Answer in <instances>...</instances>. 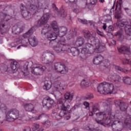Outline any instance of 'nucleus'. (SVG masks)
I'll use <instances>...</instances> for the list:
<instances>
[{
	"label": "nucleus",
	"instance_id": "56",
	"mask_svg": "<svg viewBox=\"0 0 131 131\" xmlns=\"http://www.w3.org/2000/svg\"><path fill=\"white\" fill-rule=\"evenodd\" d=\"M83 105L86 107V109L90 107V103L88 102H84Z\"/></svg>",
	"mask_w": 131,
	"mask_h": 131
},
{
	"label": "nucleus",
	"instance_id": "37",
	"mask_svg": "<svg viewBox=\"0 0 131 131\" xmlns=\"http://www.w3.org/2000/svg\"><path fill=\"white\" fill-rule=\"evenodd\" d=\"M121 111H126L127 110V104L126 103L123 102L121 105L119 106Z\"/></svg>",
	"mask_w": 131,
	"mask_h": 131
},
{
	"label": "nucleus",
	"instance_id": "61",
	"mask_svg": "<svg viewBox=\"0 0 131 131\" xmlns=\"http://www.w3.org/2000/svg\"><path fill=\"white\" fill-rule=\"evenodd\" d=\"M108 29H109L110 31H113V27L112 26H110L108 27Z\"/></svg>",
	"mask_w": 131,
	"mask_h": 131
},
{
	"label": "nucleus",
	"instance_id": "54",
	"mask_svg": "<svg viewBox=\"0 0 131 131\" xmlns=\"http://www.w3.org/2000/svg\"><path fill=\"white\" fill-rule=\"evenodd\" d=\"M42 61L44 64H46V62H48V59H46V55L45 54L42 56Z\"/></svg>",
	"mask_w": 131,
	"mask_h": 131
},
{
	"label": "nucleus",
	"instance_id": "40",
	"mask_svg": "<svg viewBox=\"0 0 131 131\" xmlns=\"http://www.w3.org/2000/svg\"><path fill=\"white\" fill-rule=\"evenodd\" d=\"M28 66H25L21 68V71L24 73L25 76H26V72H27V71L28 70Z\"/></svg>",
	"mask_w": 131,
	"mask_h": 131
},
{
	"label": "nucleus",
	"instance_id": "10",
	"mask_svg": "<svg viewBox=\"0 0 131 131\" xmlns=\"http://www.w3.org/2000/svg\"><path fill=\"white\" fill-rule=\"evenodd\" d=\"M116 25L119 28L120 27H123L125 26V32L127 35L130 36L131 35V25H128V22L124 19H122L121 20H118Z\"/></svg>",
	"mask_w": 131,
	"mask_h": 131
},
{
	"label": "nucleus",
	"instance_id": "43",
	"mask_svg": "<svg viewBox=\"0 0 131 131\" xmlns=\"http://www.w3.org/2000/svg\"><path fill=\"white\" fill-rule=\"evenodd\" d=\"M123 102L120 100H116L114 101V103L116 107H120Z\"/></svg>",
	"mask_w": 131,
	"mask_h": 131
},
{
	"label": "nucleus",
	"instance_id": "55",
	"mask_svg": "<svg viewBox=\"0 0 131 131\" xmlns=\"http://www.w3.org/2000/svg\"><path fill=\"white\" fill-rule=\"evenodd\" d=\"M77 0H65L66 3L67 4H73L75 3Z\"/></svg>",
	"mask_w": 131,
	"mask_h": 131
},
{
	"label": "nucleus",
	"instance_id": "28",
	"mask_svg": "<svg viewBox=\"0 0 131 131\" xmlns=\"http://www.w3.org/2000/svg\"><path fill=\"white\" fill-rule=\"evenodd\" d=\"M56 59V55L53 53H49V58L47 62H45L46 64H52L53 62Z\"/></svg>",
	"mask_w": 131,
	"mask_h": 131
},
{
	"label": "nucleus",
	"instance_id": "23",
	"mask_svg": "<svg viewBox=\"0 0 131 131\" xmlns=\"http://www.w3.org/2000/svg\"><path fill=\"white\" fill-rule=\"evenodd\" d=\"M52 31H49L47 33V38L48 40H51V39H57L58 38V34L55 32H51Z\"/></svg>",
	"mask_w": 131,
	"mask_h": 131
},
{
	"label": "nucleus",
	"instance_id": "21",
	"mask_svg": "<svg viewBox=\"0 0 131 131\" xmlns=\"http://www.w3.org/2000/svg\"><path fill=\"white\" fill-rule=\"evenodd\" d=\"M118 51L119 53H120L121 54L130 55V50H129V48L125 46L118 48Z\"/></svg>",
	"mask_w": 131,
	"mask_h": 131
},
{
	"label": "nucleus",
	"instance_id": "64",
	"mask_svg": "<svg viewBox=\"0 0 131 131\" xmlns=\"http://www.w3.org/2000/svg\"><path fill=\"white\" fill-rule=\"evenodd\" d=\"M45 129H43V127H41V128H40L37 131H44Z\"/></svg>",
	"mask_w": 131,
	"mask_h": 131
},
{
	"label": "nucleus",
	"instance_id": "63",
	"mask_svg": "<svg viewBox=\"0 0 131 131\" xmlns=\"http://www.w3.org/2000/svg\"><path fill=\"white\" fill-rule=\"evenodd\" d=\"M103 28L104 30H106V29L107 28V26L106 25V24H103Z\"/></svg>",
	"mask_w": 131,
	"mask_h": 131
},
{
	"label": "nucleus",
	"instance_id": "34",
	"mask_svg": "<svg viewBox=\"0 0 131 131\" xmlns=\"http://www.w3.org/2000/svg\"><path fill=\"white\" fill-rule=\"evenodd\" d=\"M52 88V82L50 81H45L44 85L43 86V90L49 91Z\"/></svg>",
	"mask_w": 131,
	"mask_h": 131
},
{
	"label": "nucleus",
	"instance_id": "14",
	"mask_svg": "<svg viewBox=\"0 0 131 131\" xmlns=\"http://www.w3.org/2000/svg\"><path fill=\"white\" fill-rule=\"evenodd\" d=\"M55 70H56L57 72H59L61 74H66L67 73V70H66V67L65 64H62L61 62H57L54 64Z\"/></svg>",
	"mask_w": 131,
	"mask_h": 131
},
{
	"label": "nucleus",
	"instance_id": "4",
	"mask_svg": "<svg viewBox=\"0 0 131 131\" xmlns=\"http://www.w3.org/2000/svg\"><path fill=\"white\" fill-rule=\"evenodd\" d=\"M98 93L105 95V94H116L117 89L114 86L113 83L103 82L100 83L97 87Z\"/></svg>",
	"mask_w": 131,
	"mask_h": 131
},
{
	"label": "nucleus",
	"instance_id": "48",
	"mask_svg": "<svg viewBox=\"0 0 131 131\" xmlns=\"http://www.w3.org/2000/svg\"><path fill=\"white\" fill-rule=\"evenodd\" d=\"M78 21H79L80 23H82V24H89V23H90V21L85 19H81L80 18H78Z\"/></svg>",
	"mask_w": 131,
	"mask_h": 131
},
{
	"label": "nucleus",
	"instance_id": "13",
	"mask_svg": "<svg viewBox=\"0 0 131 131\" xmlns=\"http://www.w3.org/2000/svg\"><path fill=\"white\" fill-rule=\"evenodd\" d=\"M49 19H50V14L48 13L44 14L40 19L37 21V26H38V27L47 26L46 25L48 23Z\"/></svg>",
	"mask_w": 131,
	"mask_h": 131
},
{
	"label": "nucleus",
	"instance_id": "5",
	"mask_svg": "<svg viewBox=\"0 0 131 131\" xmlns=\"http://www.w3.org/2000/svg\"><path fill=\"white\" fill-rule=\"evenodd\" d=\"M84 36L85 38H87V39L93 40V42L94 46H96V47L94 49V52H95V53L99 54L104 52V47L100 45V40L97 38L94 37L90 31H84Z\"/></svg>",
	"mask_w": 131,
	"mask_h": 131
},
{
	"label": "nucleus",
	"instance_id": "19",
	"mask_svg": "<svg viewBox=\"0 0 131 131\" xmlns=\"http://www.w3.org/2000/svg\"><path fill=\"white\" fill-rule=\"evenodd\" d=\"M24 29H25V25H23L21 27L15 25L12 27V32L15 34H18V33L23 32Z\"/></svg>",
	"mask_w": 131,
	"mask_h": 131
},
{
	"label": "nucleus",
	"instance_id": "57",
	"mask_svg": "<svg viewBox=\"0 0 131 131\" xmlns=\"http://www.w3.org/2000/svg\"><path fill=\"white\" fill-rule=\"evenodd\" d=\"M97 34H98L99 35H100V36H104L105 35H104V33H103V32H101L100 31H97Z\"/></svg>",
	"mask_w": 131,
	"mask_h": 131
},
{
	"label": "nucleus",
	"instance_id": "6",
	"mask_svg": "<svg viewBox=\"0 0 131 131\" xmlns=\"http://www.w3.org/2000/svg\"><path fill=\"white\" fill-rule=\"evenodd\" d=\"M91 42H92V43H86L85 44V47L82 49H81V54L82 55H80V56L82 59L84 58L86 55H92V54L96 53V52H95V49L92 50L91 49L94 47V45H95L93 41H91Z\"/></svg>",
	"mask_w": 131,
	"mask_h": 131
},
{
	"label": "nucleus",
	"instance_id": "1",
	"mask_svg": "<svg viewBox=\"0 0 131 131\" xmlns=\"http://www.w3.org/2000/svg\"><path fill=\"white\" fill-rule=\"evenodd\" d=\"M97 118L95 119L98 124H106L108 126H112L114 131H121L123 129V123L119 121L115 120V115L112 113L110 101L104 106V110L96 114Z\"/></svg>",
	"mask_w": 131,
	"mask_h": 131
},
{
	"label": "nucleus",
	"instance_id": "7",
	"mask_svg": "<svg viewBox=\"0 0 131 131\" xmlns=\"http://www.w3.org/2000/svg\"><path fill=\"white\" fill-rule=\"evenodd\" d=\"M7 121H14L19 118V111L17 109H12L8 111L6 113Z\"/></svg>",
	"mask_w": 131,
	"mask_h": 131
},
{
	"label": "nucleus",
	"instance_id": "39",
	"mask_svg": "<svg viewBox=\"0 0 131 131\" xmlns=\"http://www.w3.org/2000/svg\"><path fill=\"white\" fill-rule=\"evenodd\" d=\"M115 69L116 70H118L119 71H121V72H123L124 73H127L128 71L127 70L121 68V67L119 66H116Z\"/></svg>",
	"mask_w": 131,
	"mask_h": 131
},
{
	"label": "nucleus",
	"instance_id": "42",
	"mask_svg": "<svg viewBox=\"0 0 131 131\" xmlns=\"http://www.w3.org/2000/svg\"><path fill=\"white\" fill-rule=\"evenodd\" d=\"M42 125L46 126V127H50L51 126V121L50 120L46 121L41 123Z\"/></svg>",
	"mask_w": 131,
	"mask_h": 131
},
{
	"label": "nucleus",
	"instance_id": "35",
	"mask_svg": "<svg viewBox=\"0 0 131 131\" xmlns=\"http://www.w3.org/2000/svg\"><path fill=\"white\" fill-rule=\"evenodd\" d=\"M53 89L54 91H57V92H60V91L64 90V88L62 86L61 82H58L57 83L55 84Z\"/></svg>",
	"mask_w": 131,
	"mask_h": 131
},
{
	"label": "nucleus",
	"instance_id": "32",
	"mask_svg": "<svg viewBox=\"0 0 131 131\" xmlns=\"http://www.w3.org/2000/svg\"><path fill=\"white\" fill-rule=\"evenodd\" d=\"M74 96V93H70V92H67L64 95V97L66 100H68L70 102H71L73 100V96Z\"/></svg>",
	"mask_w": 131,
	"mask_h": 131
},
{
	"label": "nucleus",
	"instance_id": "33",
	"mask_svg": "<svg viewBox=\"0 0 131 131\" xmlns=\"http://www.w3.org/2000/svg\"><path fill=\"white\" fill-rule=\"evenodd\" d=\"M80 50L79 49H77L76 48L73 47L71 50V53L74 57H77L78 55H79V53Z\"/></svg>",
	"mask_w": 131,
	"mask_h": 131
},
{
	"label": "nucleus",
	"instance_id": "26",
	"mask_svg": "<svg viewBox=\"0 0 131 131\" xmlns=\"http://www.w3.org/2000/svg\"><path fill=\"white\" fill-rule=\"evenodd\" d=\"M104 59V57L102 56V55H97L96 57L94 59L93 63L95 65H99V64H101Z\"/></svg>",
	"mask_w": 131,
	"mask_h": 131
},
{
	"label": "nucleus",
	"instance_id": "17",
	"mask_svg": "<svg viewBox=\"0 0 131 131\" xmlns=\"http://www.w3.org/2000/svg\"><path fill=\"white\" fill-rule=\"evenodd\" d=\"M99 70L102 72H108L110 70V61L105 60L103 61V65L99 67Z\"/></svg>",
	"mask_w": 131,
	"mask_h": 131
},
{
	"label": "nucleus",
	"instance_id": "44",
	"mask_svg": "<svg viewBox=\"0 0 131 131\" xmlns=\"http://www.w3.org/2000/svg\"><path fill=\"white\" fill-rule=\"evenodd\" d=\"M90 84V83L85 80H83L81 82V85L82 86H88Z\"/></svg>",
	"mask_w": 131,
	"mask_h": 131
},
{
	"label": "nucleus",
	"instance_id": "60",
	"mask_svg": "<svg viewBox=\"0 0 131 131\" xmlns=\"http://www.w3.org/2000/svg\"><path fill=\"white\" fill-rule=\"evenodd\" d=\"M115 8V2L114 3V5L112 7V9H111V11H112L113 12L114 11V8Z\"/></svg>",
	"mask_w": 131,
	"mask_h": 131
},
{
	"label": "nucleus",
	"instance_id": "50",
	"mask_svg": "<svg viewBox=\"0 0 131 131\" xmlns=\"http://www.w3.org/2000/svg\"><path fill=\"white\" fill-rule=\"evenodd\" d=\"M86 100H91V99H94V95L93 94H89L85 96Z\"/></svg>",
	"mask_w": 131,
	"mask_h": 131
},
{
	"label": "nucleus",
	"instance_id": "30",
	"mask_svg": "<svg viewBox=\"0 0 131 131\" xmlns=\"http://www.w3.org/2000/svg\"><path fill=\"white\" fill-rule=\"evenodd\" d=\"M125 127L128 129H131V117L128 116H127L126 118L124 121Z\"/></svg>",
	"mask_w": 131,
	"mask_h": 131
},
{
	"label": "nucleus",
	"instance_id": "58",
	"mask_svg": "<svg viewBox=\"0 0 131 131\" xmlns=\"http://www.w3.org/2000/svg\"><path fill=\"white\" fill-rule=\"evenodd\" d=\"M52 8L55 10H58V8H57V7H56V4H52Z\"/></svg>",
	"mask_w": 131,
	"mask_h": 131
},
{
	"label": "nucleus",
	"instance_id": "15",
	"mask_svg": "<svg viewBox=\"0 0 131 131\" xmlns=\"http://www.w3.org/2000/svg\"><path fill=\"white\" fill-rule=\"evenodd\" d=\"M43 107H46L49 109L54 105V100L51 97H46L42 101Z\"/></svg>",
	"mask_w": 131,
	"mask_h": 131
},
{
	"label": "nucleus",
	"instance_id": "53",
	"mask_svg": "<svg viewBox=\"0 0 131 131\" xmlns=\"http://www.w3.org/2000/svg\"><path fill=\"white\" fill-rule=\"evenodd\" d=\"M90 6H94L97 4L98 0H90Z\"/></svg>",
	"mask_w": 131,
	"mask_h": 131
},
{
	"label": "nucleus",
	"instance_id": "41",
	"mask_svg": "<svg viewBox=\"0 0 131 131\" xmlns=\"http://www.w3.org/2000/svg\"><path fill=\"white\" fill-rule=\"evenodd\" d=\"M32 130L33 131H36L38 128H39V124L37 123H35L33 124L32 126Z\"/></svg>",
	"mask_w": 131,
	"mask_h": 131
},
{
	"label": "nucleus",
	"instance_id": "2",
	"mask_svg": "<svg viewBox=\"0 0 131 131\" xmlns=\"http://www.w3.org/2000/svg\"><path fill=\"white\" fill-rule=\"evenodd\" d=\"M48 7V5L45 7L41 3H38V7L32 4L29 7V9H27L25 6H24V4H21L20 12L23 18H24L25 20H30L32 17V15H35L36 13L40 12V10L41 9L46 10Z\"/></svg>",
	"mask_w": 131,
	"mask_h": 131
},
{
	"label": "nucleus",
	"instance_id": "52",
	"mask_svg": "<svg viewBox=\"0 0 131 131\" xmlns=\"http://www.w3.org/2000/svg\"><path fill=\"white\" fill-rule=\"evenodd\" d=\"M49 40V46H50V47H52V46H53V45H55V42H56V39H50V40Z\"/></svg>",
	"mask_w": 131,
	"mask_h": 131
},
{
	"label": "nucleus",
	"instance_id": "36",
	"mask_svg": "<svg viewBox=\"0 0 131 131\" xmlns=\"http://www.w3.org/2000/svg\"><path fill=\"white\" fill-rule=\"evenodd\" d=\"M59 15L60 16L61 18H66V17H67V11L62 8L59 12Z\"/></svg>",
	"mask_w": 131,
	"mask_h": 131
},
{
	"label": "nucleus",
	"instance_id": "49",
	"mask_svg": "<svg viewBox=\"0 0 131 131\" xmlns=\"http://www.w3.org/2000/svg\"><path fill=\"white\" fill-rule=\"evenodd\" d=\"M84 129H85L86 130H90V131L96 130V129L93 128H91V126H90V125H86L85 126Z\"/></svg>",
	"mask_w": 131,
	"mask_h": 131
},
{
	"label": "nucleus",
	"instance_id": "11",
	"mask_svg": "<svg viewBox=\"0 0 131 131\" xmlns=\"http://www.w3.org/2000/svg\"><path fill=\"white\" fill-rule=\"evenodd\" d=\"M10 19H11V16L3 12H0V29L2 34H4L3 29H4V28H7V27H6L7 26L6 25V22L9 21Z\"/></svg>",
	"mask_w": 131,
	"mask_h": 131
},
{
	"label": "nucleus",
	"instance_id": "16",
	"mask_svg": "<svg viewBox=\"0 0 131 131\" xmlns=\"http://www.w3.org/2000/svg\"><path fill=\"white\" fill-rule=\"evenodd\" d=\"M19 67H20L19 62L13 61L11 62L9 68H7V71H12L13 73H15L19 69Z\"/></svg>",
	"mask_w": 131,
	"mask_h": 131
},
{
	"label": "nucleus",
	"instance_id": "62",
	"mask_svg": "<svg viewBox=\"0 0 131 131\" xmlns=\"http://www.w3.org/2000/svg\"><path fill=\"white\" fill-rule=\"evenodd\" d=\"M111 42H112V45H113L114 46H115V45H116V41L114 40H112L111 41Z\"/></svg>",
	"mask_w": 131,
	"mask_h": 131
},
{
	"label": "nucleus",
	"instance_id": "59",
	"mask_svg": "<svg viewBox=\"0 0 131 131\" xmlns=\"http://www.w3.org/2000/svg\"><path fill=\"white\" fill-rule=\"evenodd\" d=\"M24 131H31L30 127H28L26 129H24Z\"/></svg>",
	"mask_w": 131,
	"mask_h": 131
},
{
	"label": "nucleus",
	"instance_id": "47",
	"mask_svg": "<svg viewBox=\"0 0 131 131\" xmlns=\"http://www.w3.org/2000/svg\"><path fill=\"white\" fill-rule=\"evenodd\" d=\"M121 5H122V1L119 0V3L116 5V10H117L118 8L119 10H121Z\"/></svg>",
	"mask_w": 131,
	"mask_h": 131
},
{
	"label": "nucleus",
	"instance_id": "3",
	"mask_svg": "<svg viewBox=\"0 0 131 131\" xmlns=\"http://www.w3.org/2000/svg\"><path fill=\"white\" fill-rule=\"evenodd\" d=\"M65 102H66V100L63 98H60L57 101V104L58 106H59V109L60 110L59 116L60 117H64L65 115H67V114H68V115L65 117L64 120H69L71 117L72 111H74L78 106L77 105H75L70 109V105L69 104H66ZM69 109L70 110H69ZM68 110L69 111H68Z\"/></svg>",
	"mask_w": 131,
	"mask_h": 131
},
{
	"label": "nucleus",
	"instance_id": "8",
	"mask_svg": "<svg viewBox=\"0 0 131 131\" xmlns=\"http://www.w3.org/2000/svg\"><path fill=\"white\" fill-rule=\"evenodd\" d=\"M33 33V28H31L27 33L24 34L23 35V37L24 38H28V41L30 43V45L32 47H36L37 46V40H36V38L35 36H33L32 37L31 35H32V34Z\"/></svg>",
	"mask_w": 131,
	"mask_h": 131
},
{
	"label": "nucleus",
	"instance_id": "18",
	"mask_svg": "<svg viewBox=\"0 0 131 131\" xmlns=\"http://www.w3.org/2000/svg\"><path fill=\"white\" fill-rule=\"evenodd\" d=\"M68 30L67 28L64 26H61L59 27L55 32L57 34L58 36H59V37H63V36L66 35Z\"/></svg>",
	"mask_w": 131,
	"mask_h": 131
},
{
	"label": "nucleus",
	"instance_id": "29",
	"mask_svg": "<svg viewBox=\"0 0 131 131\" xmlns=\"http://www.w3.org/2000/svg\"><path fill=\"white\" fill-rule=\"evenodd\" d=\"M84 43V38L83 37H78L75 42L74 46L77 47H81Z\"/></svg>",
	"mask_w": 131,
	"mask_h": 131
},
{
	"label": "nucleus",
	"instance_id": "51",
	"mask_svg": "<svg viewBox=\"0 0 131 131\" xmlns=\"http://www.w3.org/2000/svg\"><path fill=\"white\" fill-rule=\"evenodd\" d=\"M116 36H118L119 38H122V32H117L115 34Z\"/></svg>",
	"mask_w": 131,
	"mask_h": 131
},
{
	"label": "nucleus",
	"instance_id": "38",
	"mask_svg": "<svg viewBox=\"0 0 131 131\" xmlns=\"http://www.w3.org/2000/svg\"><path fill=\"white\" fill-rule=\"evenodd\" d=\"M123 81L124 83H126V84H131V79L128 77H124L123 78Z\"/></svg>",
	"mask_w": 131,
	"mask_h": 131
},
{
	"label": "nucleus",
	"instance_id": "9",
	"mask_svg": "<svg viewBox=\"0 0 131 131\" xmlns=\"http://www.w3.org/2000/svg\"><path fill=\"white\" fill-rule=\"evenodd\" d=\"M59 27L58 26V23L56 21H53L51 23V26L50 25H46V26L43 27L41 30V34L45 35L49 31H52V30H54V32H56Z\"/></svg>",
	"mask_w": 131,
	"mask_h": 131
},
{
	"label": "nucleus",
	"instance_id": "46",
	"mask_svg": "<svg viewBox=\"0 0 131 131\" xmlns=\"http://www.w3.org/2000/svg\"><path fill=\"white\" fill-rule=\"evenodd\" d=\"M42 117H47V115L45 114H42L39 115L38 117H34V118L36 120H39V119H40V118H41Z\"/></svg>",
	"mask_w": 131,
	"mask_h": 131
},
{
	"label": "nucleus",
	"instance_id": "12",
	"mask_svg": "<svg viewBox=\"0 0 131 131\" xmlns=\"http://www.w3.org/2000/svg\"><path fill=\"white\" fill-rule=\"evenodd\" d=\"M46 69V66L37 64L36 67L32 68L31 72L34 75H40Z\"/></svg>",
	"mask_w": 131,
	"mask_h": 131
},
{
	"label": "nucleus",
	"instance_id": "31",
	"mask_svg": "<svg viewBox=\"0 0 131 131\" xmlns=\"http://www.w3.org/2000/svg\"><path fill=\"white\" fill-rule=\"evenodd\" d=\"M73 48V47H72L70 45L62 44V53H64V52H68V53H70Z\"/></svg>",
	"mask_w": 131,
	"mask_h": 131
},
{
	"label": "nucleus",
	"instance_id": "45",
	"mask_svg": "<svg viewBox=\"0 0 131 131\" xmlns=\"http://www.w3.org/2000/svg\"><path fill=\"white\" fill-rule=\"evenodd\" d=\"M8 109V107H7V105L4 103H2L0 105V110H2V111H6Z\"/></svg>",
	"mask_w": 131,
	"mask_h": 131
},
{
	"label": "nucleus",
	"instance_id": "20",
	"mask_svg": "<svg viewBox=\"0 0 131 131\" xmlns=\"http://www.w3.org/2000/svg\"><path fill=\"white\" fill-rule=\"evenodd\" d=\"M99 110H100L99 103L93 104L91 107V111L89 112V116H93L94 114H95L97 111H99Z\"/></svg>",
	"mask_w": 131,
	"mask_h": 131
},
{
	"label": "nucleus",
	"instance_id": "27",
	"mask_svg": "<svg viewBox=\"0 0 131 131\" xmlns=\"http://www.w3.org/2000/svg\"><path fill=\"white\" fill-rule=\"evenodd\" d=\"M53 50L55 53L59 54L60 53H63V44L60 43L55 46L53 47Z\"/></svg>",
	"mask_w": 131,
	"mask_h": 131
},
{
	"label": "nucleus",
	"instance_id": "24",
	"mask_svg": "<svg viewBox=\"0 0 131 131\" xmlns=\"http://www.w3.org/2000/svg\"><path fill=\"white\" fill-rule=\"evenodd\" d=\"M111 79H112L113 81L116 82V83H118L121 80V78L119 75L114 73L109 76Z\"/></svg>",
	"mask_w": 131,
	"mask_h": 131
},
{
	"label": "nucleus",
	"instance_id": "25",
	"mask_svg": "<svg viewBox=\"0 0 131 131\" xmlns=\"http://www.w3.org/2000/svg\"><path fill=\"white\" fill-rule=\"evenodd\" d=\"M24 109L26 111H28V112H32V111H34V105H33L32 103H28L24 104Z\"/></svg>",
	"mask_w": 131,
	"mask_h": 131
},
{
	"label": "nucleus",
	"instance_id": "22",
	"mask_svg": "<svg viewBox=\"0 0 131 131\" xmlns=\"http://www.w3.org/2000/svg\"><path fill=\"white\" fill-rule=\"evenodd\" d=\"M67 34V38L68 40H69L72 38L73 36H76V34H77V29L74 28L73 29L72 32L71 30H69V32L66 33Z\"/></svg>",
	"mask_w": 131,
	"mask_h": 131
}]
</instances>
